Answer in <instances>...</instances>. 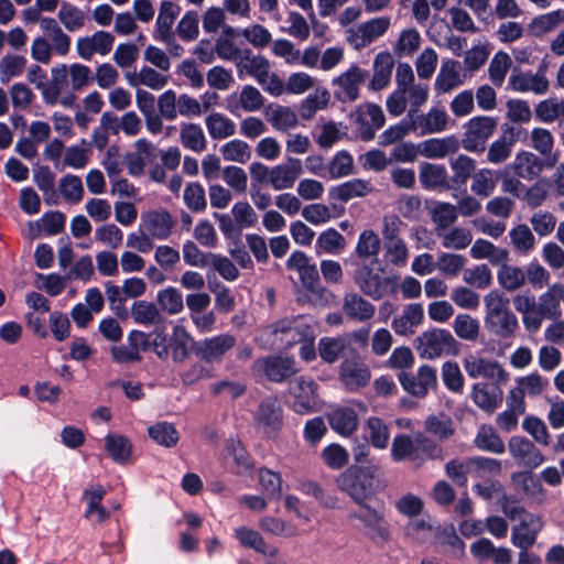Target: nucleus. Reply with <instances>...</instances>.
<instances>
[{
    "instance_id": "1",
    "label": "nucleus",
    "mask_w": 564,
    "mask_h": 564,
    "mask_svg": "<svg viewBox=\"0 0 564 564\" xmlns=\"http://www.w3.org/2000/svg\"><path fill=\"white\" fill-rule=\"evenodd\" d=\"M393 462H408L414 468H421L427 460L443 459V448L436 441L416 432L413 436L398 434L391 445Z\"/></svg>"
},
{
    "instance_id": "2",
    "label": "nucleus",
    "mask_w": 564,
    "mask_h": 564,
    "mask_svg": "<svg viewBox=\"0 0 564 564\" xmlns=\"http://www.w3.org/2000/svg\"><path fill=\"white\" fill-rule=\"evenodd\" d=\"M380 466L376 463L355 464L336 478L337 487L355 503H361L376 495L379 488Z\"/></svg>"
},
{
    "instance_id": "3",
    "label": "nucleus",
    "mask_w": 564,
    "mask_h": 564,
    "mask_svg": "<svg viewBox=\"0 0 564 564\" xmlns=\"http://www.w3.org/2000/svg\"><path fill=\"white\" fill-rule=\"evenodd\" d=\"M509 299L499 291H491L485 296L487 328L496 336L509 339L519 328L517 316L509 308Z\"/></svg>"
},
{
    "instance_id": "4",
    "label": "nucleus",
    "mask_w": 564,
    "mask_h": 564,
    "mask_svg": "<svg viewBox=\"0 0 564 564\" xmlns=\"http://www.w3.org/2000/svg\"><path fill=\"white\" fill-rule=\"evenodd\" d=\"M373 263H361L356 268L355 284L365 295L375 301L395 294L399 289V278L384 275V268L379 267L376 270Z\"/></svg>"
},
{
    "instance_id": "5",
    "label": "nucleus",
    "mask_w": 564,
    "mask_h": 564,
    "mask_svg": "<svg viewBox=\"0 0 564 564\" xmlns=\"http://www.w3.org/2000/svg\"><path fill=\"white\" fill-rule=\"evenodd\" d=\"M413 346L422 359H436L443 356H456L458 343L452 333L444 328H431L419 335Z\"/></svg>"
},
{
    "instance_id": "6",
    "label": "nucleus",
    "mask_w": 564,
    "mask_h": 564,
    "mask_svg": "<svg viewBox=\"0 0 564 564\" xmlns=\"http://www.w3.org/2000/svg\"><path fill=\"white\" fill-rule=\"evenodd\" d=\"M356 505L358 509L351 510L348 513V519L359 521L364 534L371 541H388L390 539V530L386 519L384 507L373 508L367 501Z\"/></svg>"
},
{
    "instance_id": "7",
    "label": "nucleus",
    "mask_w": 564,
    "mask_h": 564,
    "mask_svg": "<svg viewBox=\"0 0 564 564\" xmlns=\"http://www.w3.org/2000/svg\"><path fill=\"white\" fill-rule=\"evenodd\" d=\"M283 408L274 395L263 398L252 413L256 431L268 438L278 437L283 426Z\"/></svg>"
},
{
    "instance_id": "8",
    "label": "nucleus",
    "mask_w": 564,
    "mask_h": 564,
    "mask_svg": "<svg viewBox=\"0 0 564 564\" xmlns=\"http://www.w3.org/2000/svg\"><path fill=\"white\" fill-rule=\"evenodd\" d=\"M497 119L487 116L471 118L465 124L462 145L469 152H484L489 138L497 129Z\"/></svg>"
},
{
    "instance_id": "9",
    "label": "nucleus",
    "mask_w": 564,
    "mask_h": 564,
    "mask_svg": "<svg viewBox=\"0 0 564 564\" xmlns=\"http://www.w3.org/2000/svg\"><path fill=\"white\" fill-rule=\"evenodd\" d=\"M236 344L237 338L234 335L219 334L203 340L192 341V351L198 359L207 364H219Z\"/></svg>"
},
{
    "instance_id": "10",
    "label": "nucleus",
    "mask_w": 564,
    "mask_h": 564,
    "mask_svg": "<svg viewBox=\"0 0 564 564\" xmlns=\"http://www.w3.org/2000/svg\"><path fill=\"white\" fill-rule=\"evenodd\" d=\"M371 378L369 367L362 361L360 356L352 350L351 356H345L339 368V379L349 391H357L366 387Z\"/></svg>"
},
{
    "instance_id": "11",
    "label": "nucleus",
    "mask_w": 564,
    "mask_h": 564,
    "mask_svg": "<svg viewBox=\"0 0 564 564\" xmlns=\"http://www.w3.org/2000/svg\"><path fill=\"white\" fill-rule=\"evenodd\" d=\"M398 380L409 394L416 398H425L429 390L437 384L436 370L429 365L421 366L416 375L401 371Z\"/></svg>"
},
{
    "instance_id": "12",
    "label": "nucleus",
    "mask_w": 564,
    "mask_h": 564,
    "mask_svg": "<svg viewBox=\"0 0 564 564\" xmlns=\"http://www.w3.org/2000/svg\"><path fill=\"white\" fill-rule=\"evenodd\" d=\"M256 367L269 381L281 383L289 380L297 372L293 358L270 355L256 361Z\"/></svg>"
},
{
    "instance_id": "13",
    "label": "nucleus",
    "mask_w": 564,
    "mask_h": 564,
    "mask_svg": "<svg viewBox=\"0 0 564 564\" xmlns=\"http://www.w3.org/2000/svg\"><path fill=\"white\" fill-rule=\"evenodd\" d=\"M175 226L176 218L164 208L150 210L141 216L140 229H144L145 234L154 239H167Z\"/></svg>"
},
{
    "instance_id": "14",
    "label": "nucleus",
    "mask_w": 564,
    "mask_h": 564,
    "mask_svg": "<svg viewBox=\"0 0 564 564\" xmlns=\"http://www.w3.org/2000/svg\"><path fill=\"white\" fill-rule=\"evenodd\" d=\"M368 72L352 65L346 72L334 78L333 84L338 86L334 91L335 98L340 102H352L359 97V86L365 82Z\"/></svg>"
},
{
    "instance_id": "15",
    "label": "nucleus",
    "mask_w": 564,
    "mask_h": 564,
    "mask_svg": "<svg viewBox=\"0 0 564 564\" xmlns=\"http://www.w3.org/2000/svg\"><path fill=\"white\" fill-rule=\"evenodd\" d=\"M509 453L521 466L534 469L545 460L542 452L533 442L523 436H512L508 443Z\"/></svg>"
},
{
    "instance_id": "16",
    "label": "nucleus",
    "mask_w": 564,
    "mask_h": 564,
    "mask_svg": "<svg viewBox=\"0 0 564 564\" xmlns=\"http://www.w3.org/2000/svg\"><path fill=\"white\" fill-rule=\"evenodd\" d=\"M288 270L299 273L302 285L310 292H315L321 286L319 273L315 263H311L310 258L300 250L292 252L286 261Z\"/></svg>"
},
{
    "instance_id": "17",
    "label": "nucleus",
    "mask_w": 564,
    "mask_h": 564,
    "mask_svg": "<svg viewBox=\"0 0 564 564\" xmlns=\"http://www.w3.org/2000/svg\"><path fill=\"white\" fill-rule=\"evenodd\" d=\"M522 133L527 134L523 128L505 124L500 138L489 147L487 160L495 164L505 162L511 155L512 148Z\"/></svg>"
},
{
    "instance_id": "18",
    "label": "nucleus",
    "mask_w": 564,
    "mask_h": 564,
    "mask_svg": "<svg viewBox=\"0 0 564 564\" xmlns=\"http://www.w3.org/2000/svg\"><path fill=\"white\" fill-rule=\"evenodd\" d=\"M317 388L318 384L311 378L302 376L295 379L291 392L295 397L293 410L296 413L304 414L314 410Z\"/></svg>"
},
{
    "instance_id": "19",
    "label": "nucleus",
    "mask_w": 564,
    "mask_h": 564,
    "mask_svg": "<svg viewBox=\"0 0 564 564\" xmlns=\"http://www.w3.org/2000/svg\"><path fill=\"white\" fill-rule=\"evenodd\" d=\"M543 528L541 518L535 514H525L518 525L513 527L511 541L520 550H529L536 541Z\"/></svg>"
},
{
    "instance_id": "20",
    "label": "nucleus",
    "mask_w": 564,
    "mask_h": 564,
    "mask_svg": "<svg viewBox=\"0 0 564 564\" xmlns=\"http://www.w3.org/2000/svg\"><path fill=\"white\" fill-rule=\"evenodd\" d=\"M464 368L473 379L482 377L486 379H497L498 382H506L508 379L507 372L499 362L485 358L469 356L464 359Z\"/></svg>"
},
{
    "instance_id": "21",
    "label": "nucleus",
    "mask_w": 564,
    "mask_h": 564,
    "mask_svg": "<svg viewBox=\"0 0 564 564\" xmlns=\"http://www.w3.org/2000/svg\"><path fill=\"white\" fill-rule=\"evenodd\" d=\"M408 119H412L415 131L419 130L424 135L445 130L448 117L444 109L432 108L426 115H419L416 109H410Z\"/></svg>"
},
{
    "instance_id": "22",
    "label": "nucleus",
    "mask_w": 564,
    "mask_h": 564,
    "mask_svg": "<svg viewBox=\"0 0 564 564\" xmlns=\"http://www.w3.org/2000/svg\"><path fill=\"white\" fill-rule=\"evenodd\" d=\"M419 178L421 185L426 191H442L452 189L454 185L451 184L446 167L441 164H433L422 162L419 166Z\"/></svg>"
},
{
    "instance_id": "23",
    "label": "nucleus",
    "mask_w": 564,
    "mask_h": 564,
    "mask_svg": "<svg viewBox=\"0 0 564 564\" xmlns=\"http://www.w3.org/2000/svg\"><path fill=\"white\" fill-rule=\"evenodd\" d=\"M509 86L516 91H533L539 95L545 94L549 89V80L545 77V67L540 66L535 74H512L509 77Z\"/></svg>"
},
{
    "instance_id": "24",
    "label": "nucleus",
    "mask_w": 564,
    "mask_h": 564,
    "mask_svg": "<svg viewBox=\"0 0 564 564\" xmlns=\"http://www.w3.org/2000/svg\"><path fill=\"white\" fill-rule=\"evenodd\" d=\"M301 173V160L289 158L285 164L276 165L271 170L269 182L276 191L291 188Z\"/></svg>"
},
{
    "instance_id": "25",
    "label": "nucleus",
    "mask_w": 564,
    "mask_h": 564,
    "mask_svg": "<svg viewBox=\"0 0 564 564\" xmlns=\"http://www.w3.org/2000/svg\"><path fill=\"white\" fill-rule=\"evenodd\" d=\"M235 538L243 547L252 549L264 556L275 557L279 553L276 546L269 545L258 531L247 527L237 528L235 530Z\"/></svg>"
},
{
    "instance_id": "26",
    "label": "nucleus",
    "mask_w": 564,
    "mask_h": 564,
    "mask_svg": "<svg viewBox=\"0 0 564 564\" xmlns=\"http://www.w3.org/2000/svg\"><path fill=\"white\" fill-rule=\"evenodd\" d=\"M345 315L357 322H366L373 317L376 307L357 293H346L343 303Z\"/></svg>"
},
{
    "instance_id": "27",
    "label": "nucleus",
    "mask_w": 564,
    "mask_h": 564,
    "mask_svg": "<svg viewBox=\"0 0 564 564\" xmlns=\"http://www.w3.org/2000/svg\"><path fill=\"white\" fill-rule=\"evenodd\" d=\"M394 58L389 52H380L373 62V76L369 83V89L379 91L387 87L391 79Z\"/></svg>"
},
{
    "instance_id": "28",
    "label": "nucleus",
    "mask_w": 564,
    "mask_h": 564,
    "mask_svg": "<svg viewBox=\"0 0 564 564\" xmlns=\"http://www.w3.org/2000/svg\"><path fill=\"white\" fill-rule=\"evenodd\" d=\"M471 397L481 410L492 413L502 401V391L497 386L478 382L473 386Z\"/></svg>"
},
{
    "instance_id": "29",
    "label": "nucleus",
    "mask_w": 564,
    "mask_h": 564,
    "mask_svg": "<svg viewBox=\"0 0 564 564\" xmlns=\"http://www.w3.org/2000/svg\"><path fill=\"white\" fill-rule=\"evenodd\" d=\"M372 191L370 182L354 178L329 189V198L347 203L355 197H364Z\"/></svg>"
},
{
    "instance_id": "30",
    "label": "nucleus",
    "mask_w": 564,
    "mask_h": 564,
    "mask_svg": "<svg viewBox=\"0 0 564 564\" xmlns=\"http://www.w3.org/2000/svg\"><path fill=\"white\" fill-rule=\"evenodd\" d=\"M192 341H195L182 326H175L169 340V357L176 364H183L192 351Z\"/></svg>"
},
{
    "instance_id": "31",
    "label": "nucleus",
    "mask_w": 564,
    "mask_h": 564,
    "mask_svg": "<svg viewBox=\"0 0 564 564\" xmlns=\"http://www.w3.org/2000/svg\"><path fill=\"white\" fill-rule=\"evenodd\" d=\"M564 297V286L554 284L543 293L536 304V313L546 318H557L561 316V300Z\"/></svg>"
},
{
    "instance_id": "32",
    "label": "nucleus",
    "mask_w": 564,
    "mask_h": 564,
    "mask_svg": "<svg viewBox=\"0 0 564 564\" xmlns=\"http://www.w3.org/2000/svg\"><path fill=\"white\" fill-rule=\"evenodd\" d=\"M330 427L343 436L351 435L358 427V415L350 408H338L327 415Z\"/></svg>"
},
{
    "instance_id": "33",
    "label": "nucleus",
    "mask_w": 564,
    "mask_h": 564,
    "mask_svg": "<svg viewBox=\"0 0 564 564\" xmlns=\"http://www.w3.org/2000/svg\"><path fill=\"white\" fill-rule=\"evenodd\" d=\"M544 166V162L534 153L522 151L518 153L512 163V169L517 176L533 180L540 175Z\"/></svg>"
},
{
    "instance_id": "34",
    "label": "nucleus",
    "mask_w": 564,
    "mask_h": 564,
    "mask_svg": "<svg viewBox=\"0 0 564 564\" xmlns=\"http://www.w3.org/2000/svg\"><path fill=\"white\" fill-rule=\"evenodd\" d=\"M131 316L134 323L140 325H160L164 323V316L161 314L160 308L153 302L135 301L131 307Z\"/></svg>"
},
{
    "instance_id": "35",
    "label": "nucleus",
    "mask_w": 564,
    "mask_h": 564,
    "mask_svg": "<svg viewBox=\"0 0 564 564\" xmlns=\"http://www.w3.org/2000/svg\"><path fill=\"white\" fill-rule=\"evenodd\" d=\"M460 64L458 61L447 59L443 63L435 79V88L442 93H448L462 85L464 82L459 74Z\"/></svg>"
},
{
    "instance_id": "36",
    "label": "nucleus",
    "mask_w": 564,
    "mask_h": 564,
    "mask_svg": "<svg viewBox=\"0 0 564 564\" xmlns=\"http://www.w3.org/2000/svg\"><path fill=\"white\" fill-rule=\"evenodd\" d=\"M181 9L171 1H163L160 7L159 17L156 19V33L163 42L173 40L172 25L177 18Z\"/></svg>"
},
{
    "instance_id": "37",
    "label": "nucleus",
    "mask_w": 564,
    "mask_h": 564,
    "mask_svg": "<svg viewBox=\"0 0 564 564\" xmlns=\"http://www.w3.org/2000/svg\"><path fill=\"white\" fill-rule=\"evenodd\" d=\"M420 153L429 159L444 158L455 153L459 149V142L455 137L443 139H429L420 144Z\"/></svg>"
},
{
    "instance_id": "38",
    "label": "nucleus",
    "mask_w": 564,
    "mask_h": 564,
    "mask_svg": "<svg viewBox=\"0 0 564 564\" xmlns=\"http://www.w3.org/2000/svg\"><path fill=\"white\" fill-rule=\"evenodd\" d=\"M105 495L106 490L100 485L84 491L83 499L87 502L85 518L90 519L96 516V521L99 523L109 518V511L101 506Z\"/></svg>"
},
{
    "instance_id": "39",
    "label": "nucleus",
    "mask_w": 564,
    "mask_h": 564,
    "mask_svg": "<svg viewBox=\"0 0 564 564\" xmlns=\"http://www.w3.org/2000/svg\"><path fill=\"white\" fill-rule=\"evenodd\" d=\"M381 248V241L378 234L372 229H366L360 232L355 248V254L360 260L373 259L378 262V254Z\"/></svg>"
},
{
    "instance_id": "40",
    "label": "nucleus",
    "mask_w": 564,
    "mask_h": 564,
    "mask_svg": "<svg viewBox=\"0 0 564 564\" xmlns=\"http://www.w3.org/2000/svg\"><path fill=\"white\" fill-rule=\"evenodd\" d=\"M425 435H433L440 444L441 442H445L449 440L454 433L455 429L453 426V421L445 415H429L424 422V432Z\"/></svg>"
},
{
    "instance_id": "41",
    "label": "nucleus",
    "mask_w": 564,
    "mask_h": 564,
    "mask_svg": "<svg viewBox=\"0 0 564 564\" xmlns=\"http://www.w3.org/2000/svg\"><path fill=\"white\" fill-rule=\"evenodd\" d=\"M205 123L214 140L231 137L236 132L235 122L223 113L214 112L206 117Z\"/></svg>"
},
{
    "instance_id": "42",
    "label": "nucleus",
    "mask_w": 564,
    "mask_h": 564,
    "mask_svg": "<svg viewBox=\"0 0 564 564\" xmlns=\"http://www.w3.org/2000/svg\"><path fill=\"white\" fill-rule=\"evenodd\" d=\"M346 247L345 237L337 231L335 228H329L323 231L315 243V249L317 254L329 253V254H338Z\"/></svg>"
},
{
    "instance_id": "43",
    "label": "nucleus",
    "mask_w": 564,
    "mask_h": 564,
    "mask_svg": "<svg viewBox=\"0 0 564 564\" xmlns=\"http://www.w3.org/2000/svg\"><path fill=\"white\" fill-rule=\"evenodd\" d=\"M105 447L109 456L118 464L128 462L132 453V444L129 438L119 434L107 435Z\"/></svg>"
},
{
    "instance_id": "44",
    "label": "nucleus",
    "mask_w": 564,
    "mask_h": 564,
    "mask_svg": "<svg viewBox=\"0 0 564 564\" xmlns=\"http://www.w3.org/2000/svg\"><path fill=\"white\" fill-rule=\"evenodd\" d=\"M366 429L368 432V442L378 449L388 447L390 441V427L384 421L377 416L367 420Z\"/></svg>"
},
{
    "instance_id": "45",
    "label": "nucleus",
    "mask_w": 564,
    "mask_h": 564,
    "mask_svg": "<svg viewBox=\"0 0 564 564\" xmlns=\"http://www.w3.org/2000/svg\"><path fill=\"white\" fill-rule=\"evenodd\" d=\"M268 121L276 130L285 131L297 124L296 113L289 107L270 105L267 109Z\"/></svg>"
},
{
    "instance_id": "46",
    "label": "nucleus",
    "mask_w": 564,
    "mask_h": 564,
    "mask_svg": "<svg viewBox=\"0 0 564 564\" xmlns=\"http://www.w3.org/2000/svg\"><path fill=\"white\" fill-rule=\"evenodd\" d=\"M158 307L169 315H176L184 308L182 293L173 286L160 290L156 295Z\"/></svg>"
},
{
    "instance_id": "47",
    "label": "nucleus",
    "mask_w": 564,
    "mask_h": 564,
    "mask_svg": "<svg viewBox=\"0 0 564 564\" xmlns=\"http://www.w3.org/2000/svg\"><path fill=\"white\" fill-rule=\"evenodd\" d=\"M389 18H376L368 22H365L358 26V33L360 34L359 46H366L373 42L379 36L383 35L389 29Z\"/></svg>"
},
{
    "instance_id": "48",
    "label": "nucleus",
    "mask_w": 564,
    "mask_h": 564,
    "mask_svg": "<svg viewBox=\"0 0 564 564\" xmlns=\"http://www.w3.org/2000/svg\"><path fill=\"white\" fill-rule=\"evenodd\" d=\"M181 142L184 148L195 152L206 149V138L200 126L196 123H183L181 127Z\"/></svg>"
},
{
    "instance_id": "49",
    "label": "nucleus",
    "mask_w": 564,
    "mask_h": 564,
    "mask_svg": "<svg viewBox=\"0 0 564 564\" xmlns=\"http://www.w3.org/2000/svg\"><path fill=\"white\" fill-rule=\"evenodd\" d=\"M471 475L476 478H490L501 474V463L496 458L470 457L468 458Z\"/></svg>"
},
{
    "instance_id": "50",
    "label": "nucleus",
    "mask_w": 564,
    "mask_h": 564,
    "mask_svg": "<svg viewBox=\"0 0 564 564\" xmlns=\"http://www.w3.org/2000/svg\"><path fill=\"white\" fill-rule=\"evenodd\" d=\"M149 436L158 444L165 447H173L180 440L175 426L169 422H158L148 430Z\"/></svg>"
},
{
    "instance_id": "51",
    "label": "nucleus",
    "mask_w": 564,
    "mask_h": 564,
    "mask_svg": "<svg viewBox=\"0 0 564 564\" xmlns=\"http://www.w3.org/2000/svg\"><path fill=\"white\" fill-rule=\"evenodd\" d=\"M475 445L481 451L495 454H502L506 451L502 438L494 431L492 427H480L475 438Z\"/></svg>"
},
{
    "instance_id": "52",
    "label": "nucleus",
    "mask_w": 564,
    "mask_h": 564,
    "mask_svg": "<svg viewBox=\"0 0 564 564\" xmlns=\"http://www.w3.org/2000/svg\"><path fill=\"white\" fill-rule=\"evenodd\" d=\"M475 160L460 154L452 162L454 175L449 178L454 188L464 185L475 171Z\"/></svg>"
},
{
    "instance_id": "53",
    "label": "nucleus",
    "mask_w": 564,
    "mask_h": 564,
    "mask_svg": "<svg viewBox=\"0 0 564 564\" xmlns=\"http://www.w3.org/2000/svg\"><path fill=\"white\" fill-rule=\"evenodd\" d=\"M531 470L513 473L511 480L525 495L536 497L543 494V487L540 479Z\"/></svg>"
},
{
    "instance_id": "54",
    "label": "nucleus",
    "mask_w": 564,
    "mask_h": 564,
    "mask_svg": "<svg viewBox=\"0 0 564 564\" xmlns=\"http://www.w3.org/2000/svg\"><path fill=\"white\" fill-rule=\"evenodd\" d=\"M259 481L268 498L280 499L282 495V478L279 473L272 471L268 468H260Z\"/></svg>"
},
{
    "instance_id": "55",
    "label": "nucleus",
    "mask_w": 564,
    "mask_h": 564,
    "mask_svg": "<svg viewBox=\"0 0 564 564\" xmlns=\"http://www.w3.org/2000/svg\"><path fill=\"white\" fill-rule=\"evenodd\" d=\"M58 19L69 32L82 29L85 24V14L77 7L63 2L58 11Z\"/></svg>"
},
{
    "instance_id": "56",
    "label": "nucleus",
    "mask_w": 564,
    "mask_h": 564,
    "mask_svg": "<svg viewBox=\"0 0 564 564\" xmlns=\"http://www.w3.org/2000/svg\"><path fill=\"white\" fill-rule=\"evenodd\" d=\"M354 172V159L345 150L337 152L328 164L329 178H340Z\"/></svg>"
},
{
    "instance_id": "57",
    "label": "nucleus",
    "mask_w": 564,
    "mask_h": 564,
    "mask_svg": "<svg viewBox=\"0 0 564 564\" xmlns=\"http://www.w3.org/2000/svg\"><path fill=\"white\" fill-rule=\"evenodd\" d=\"M498 281L503 289L514 291L524 284L525 273L518 267L502 264L498 271Z\"/></svg>"
},
{
    "instance_id": "58",
    "label": "nucleus",
    "mask_w": 564,
    "mask_h": 564,
    "mask_svg": "<svg viewBox=\"0 0 564 564\" xmlns=\"http://www.w3.org/2000/svg\"><path fill=\"white\" fill-rule=\"evenodd\" d=\"M26 58L21 55H6L0 63V80L8 84L12 77L23 73Z\"/></svg>"
},
{
    "instance_id": "59",
    "label": "nucleus",
    "mask_w": 564,
    "mask_h": 564,
    "mask_svg": "<svg viewBox=\"0 0 564 564\" xmlns=\"http://www.w3.org/2000/svg\"><path fill=\"white\" fill-rule=\"evenodd\" d=\"M220 151L226 161L246 163L251 158L249 144L239 139L227 142L221 147Z\"/></svg>"
},
{
    "instance_id": "60",
    "label": "nucleus",
    "mask_w": 564,
    "mask_h": 564,
    "mask_svg": "<svg viewBox=\"0 0 564 564\" xmlns=\"http://www.w3.org/2000/svg\"><path fill=\"white\" fill-rule=\"evenodd\" d=\"M384 260L394 267H404L409 259V249L404 240L383 243Z\"/></svg>"
},
{
    "instance_id": "61",
    "label": "nucleus",
    "mask_w": 564,
    "mask_h": 564,
    "mask_svg": "<svg viewBox=\"0 0 564 564\" xmlns=\"http://www.w3.org/2000/svg\"><path fill=\"white\" fill-rule=\"evenodd\" d=\"M59 191L67 202L77 204L83 199L84 187L79 176L67 174L59 181Z\"/></svg>"
},
{
    "instance_id": "62",
    "label": "nucleus",
    "mask_w": 564,
    "mask_h": 564,
    "mask_svg": "<svg viewBox=\"0 0 564 564\" xmlns=\"http://www.w3.org/2000/svg\"><path fill=\"white\" fill-rule=\"evenodd\" d=\"M329 101V94L327 90L316 91L310 94L300 106V115L304 120H310L314 117L318 109L325 108Z\"/></svg>"
},
{
    "instance_id": "63",
    "label": "nucleus",
    "mask_w": 564,
    "mask_h": 564,
    "mask_svg": "<svg viewBox=\"0 0 564 564\" xmlns=\"http://www.w3.org/2000/svg\"><path fill=\"white\" fill-rule=\"evenodd\" d=\"M442 379L445 387L455 393L463 392L464 377L459 366L455 361H446L442 367Z\"/></svg>"
},
{
    "instance_id": "64",
    "label": "nucleus",
    "mask_w": 564,
    "mask_h": 564,
    "mask_svg": "<svg viewBox=\"0 0 564 564\" xmlns=\"http://www.w3.org/2000/svg\"><path fill=\"white\" fill-rule=\"evenodd\" d=\"M184 202L194 213H200L206 209L207 202L204 187L195 182L189 183L184 189Z\"/></svg>"
}]
</instances>
